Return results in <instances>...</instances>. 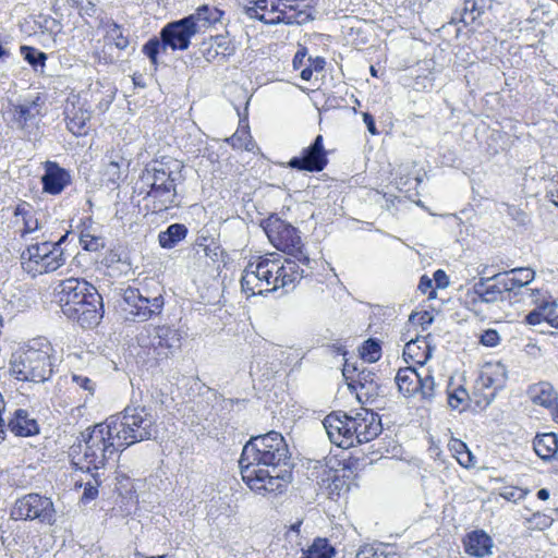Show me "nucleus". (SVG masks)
Returning a JSON list of instances; mask_svg holds the SVG:
<instances>
[{"mask_svg":"<svg viewBox=\"0 0 558 558\" xmlns=\"http://www.w3.org/2000/svg\"><path fill=\"white\" fill-rule=\"evenodd\" d=\"M289 460V447L280 433L252 436L239 460L242 480L256 493L280 494L292 478Z\"/></svg>","mask_w":558,"mask_h":558,"instance_id":"obj_1","label":"nucleus"},{"mask_svg":"<svg viewBox=\"0 0 558 558\" xmlns=\"http://www.w3.org/2000/svg\"><path fill=\"white\" fill-rule=\"evenodd\" d=\"M117 444L114 433L107 421L87 427L80 433L70 448L71 462L81 471H97L104 468L117 451L123 450V447Z\"/></svg>","mask_w":558,"mask_h":558,"instance_id":"obj_2","label":"nucleus"},{"mask_svg":"<svg viewBox=\"0 0 558 558\" xmlns=\"http://www.w3.org/2000/svg\"><path fill=\"white\" fill-rule=\"evenodd\" d=\"M183 165L172 158L155 160L143 170L140 182V194L153 199L154 211H163L178 205V184L182 183Z\"/></svg>","mask_w":558,"mask_h":558,"instance_id":"obj_3","label":"nucleus"},{"mask_svg":"<svg viewBox=\"0 0 558 558\" xmlns=\"http://www.w3.org/2000/svg\"><path fill=\"white\" fill-rule=\"evenodd\" d=\"M116 436L118 446L126 447L150 439L156 433V417L151 408L129 405L118 416L106 420Z\"/></svg>","mask_w":558,"mask_h":558,"instance_id":"obj_4","label":"nucleus"},{"mask_svg":"<svg viewBox=\"0 0 558 558\" xmlns=\"http://www.w3.org/2000/svg\"><path fill=\"white\" fill-rule=\"evenodd\" d=\"M33 343L11 355L9 372L17 380L43 384L53 374L52 348L49 342Z\"/></svg>","mask_w":558,"mask_h":558,"instance_id":"obj_5","label":"nucleus"},{"mask_svg":"<svg viewBox=\"0 0 558 558\" xmlns=\"http://www.w3.org/2000/svg\"><path fill=\"white\" fill-rule=\"evenodd\" d=\"M197 34L192 19L186 16L167 23L160 31L159 37H151L142 48L143 53L149 59L150 64L156 71L159 65L158 56L166 52L168 48L171 50H186L191 45V38Z\"/></svg>","mask_w":558,"mask_h":558,"instance_id":"obj_6","label":"nucleus"},{"mask_svg":"<svg viewBox=\"0 0 558 558\" xmlns=\"http://www.w3.org/2000/svg\"><path fill=\"white\" fill-rule=\"evenodd\" d=\"M270 243L278 250L296 258L302 265L312 268V260L304 252L299 230L291 223L271 215L262 223Z\"/></svg>","mask_w":558,"mask_h":558,"instance_id":"obj_7","label":"nucleus"},{"mask_svg":"<svg viewBox=\"0 0 558 558\" xmlns=\"http://www.w3.org/2000/svg\"><path fill=\"white\" fill-rule=\"evenodd\" d=\"M10 517L13 520H38L48 525L57 522V512L51 498L37 493H29L16 499Z\"/></svg>","mask_w":558,"mask_h":558,"instance_id":"obj_8","label":"nucleus"},{"mask_svg":"<svg viewBox=\"0 0 558 558\" xmlns=\"http://www.w3.org/2000/svg\"><path fill=\"white\" fill-rule=\"evenodd\" d=\"M123 302L128 305L124 308L134 320L146 322L155 315H159L163 307V296L144 295L140 289L129 287L123 291Z\"/></svg>","mask_w":558,"mask_h":558,"instance_id":"obj_9","label":"nucleus"},{"mask_svg":"<svg viewBox=\"0 0 558 558\" xmlns=\"http://www.w3.org/2000/svg\"><path fill=\"white\" fill-rule=\"evenodd\" d=\"M61 311L65 317L76 314L78 303L97 289L84 279L69 278L61 281L57 288Z\"/></svg>","mask_w":558,"mask_h":558,"instance_id":"obj_10","label":"nucleus"},{"mask_svg":"<svg viewBox=\"0 0 558 558\" xmlns=\"http://www.w3.org/2000/svg\"><path fill=\"white\" fill-rule=\"evenodd\" d=\"M504 284V277L499 272L490 277H481L470 292L471 304L475 307L478 303L495 304L505 301L509 303L508 288Z\"/></svg>","mask_w":558,"mask_h":558,"instance_id":"obj_11","label":"nucleus"},{"mask_svg":"<svg viewBox=\"0 0 558 558\" xmlns=\"http://www.w3.org/2000/svg\"><path fill=\"white\" fill-rule=\"evenodd\" d=\"M269 11L274 14V16L267 17L265 13H262L259 8L256 4L245 7V13L251 19L259 20L266 24H304L311 20H313L312 15H310L306 11H299L292 5L289 7V11L280 10L279 4L272 0L270 2Z\"/></svg>","mask_w":558,"mask_h":558,"instance_id":"obj_12","label":"nucleus"},{"mask_svg":"<svg viewBox=\"0 0 558 558\" xmlns=\"http://www.w3.org/2000/svg\"><path fill=\"white\" fill-rule=\"evenodd\" d=\"M500 274L504 277L505 288H508L510 304L523 302L526 298L533 295V290L526 288L535 278L533 269L520 267Z\"/></svg>","mask_w":558,"mask_h":558,"instance_id":"obj_13","label":"nucleus"},{"mask_svg":"<svg viewBox=\"0 0 558 558\" xmlns=\"http://www.w3.org/2000/svg\"><path fill=\"white\" fill-rule=\"evenodd\" d=\"M327 163L328 158L324 147V138L318 134L313 143L302 150L301 156L290 159L288 166L299 171L319 172Z\"/></svg>","mask_w":558,"mask_h":558,"instance_id":"obj_14","label":"nucleus"},{"mask_svg":"<svg viewBox=\"0 0 558 558\" xmlns=\"http://www.w3.org/2000/svg\"><path fill=\"white\" fill-rule=\"evenodd\" d=\"M353 440L365 444L375 439L383 430L380 416L367 409H360L354 416L350 415Z\"/></svg>","mask_w":558,"mask_h":558,"instance_id":"obj_15","label":"nucleus"},{"mask_svg":"<svg viewBox=\"0 0 558 558\" xmlns=\"http://www.w3.org/2000/svg\"><path fill=\"white\" fill-rule=\"evenodd\" d=\"M323 425L331 444L343 449L354 445L350 415L347 413H331L325 417Z\"/></svg>","mask_w":558,"mask_h":558,"instance_id":"obj_16","label":"nucleus"},{"mask_svg":"<svg viewBox=\"0 0 558 558\" xmlns=\"http://www.w3.org/2000/svg\"><path fill=\"white\" fill-rule=\"evenodd\" d=\"M76 307V314L68 316L70 320L77 323L84 329L98 326L104 316V303L102 296L97 290L87 295V299L78 303Z\"/></svg>","mask_w":558,"mask_h":558,"instance_id":"obj_17","label":"nucleus"},{"mask_svg":"<svg viewBox=\"0 0 558 558\" xmlns=\"http://www.w3.org/2000/svg\"><path fill=\"white\" fill-rule=\"evenodd\" d=\"M155 337L150 342L149 352L157 361L167 359L173 350L181 345V337L177 329L159 326L155 329Z\"/></svg>","mask_w":558,"mask_h":558,"instance_id":"obj_18","label":"nucleus"},{"mask_svg":"<svg viewBox=\"0 0 558 558\" xmlns=\"http://www.w3.org/2000/svg\"><path fill=\"white\" fill-rule=\"evenodd\" d=\"M71 183L70 172L54 161L45 163L41 177L43 191L50 195H59Z\"/></svg>","mask_w":558,"mask_h":558,"instance_id":"obj_19","label":"nucleus"},{"mask_svg":"<svg viewBox=\"0 0 558 558\" xmlns=\"http://www.w3.org/2000/svg\"><path fill=\"white\" fill-rule=\"evenodd\" d=\"M350 390L356 392L360 401L365 398L366 402H372L379 395L380 386L376 383V374L367 368H362L356 374L353 383H348Z\"/></svg>","mask_w":558,"mask_h":558,"instance_id":"obj_20","label":"nucleus"},{"mask_svg":"<svg viewBox=\"0 0 558 558\" xmlns=\"http://www.w3.org/2000/svg\"><path fill=\"white\" fill-rule=\"evenodd\" d=\"M5 426L15 436L29 437L39 433V425L35 417L25 409H16L7 420Z\"/></svg>","mask_w":558,"mask_h":558,"instance_id":"obj_21","label":"nucleus"},{"mask_svg":"<svg viewBox=\"0 0 558 558\" xmlns=\"http://www.w3.org/2000/svg\"><path fill=\"white\" fill-rule=\"evenodd\" d=\"M253 271L264 284L265 292H271L280 288L278 276V258L260 257L257 263H253Z\"/></svg>","mask_w":558,"mask_h":558,"instance_id":"obj_22","label":"nucleus"},{"mask_svg":"<svg viewBox=\"0 0 558 558\" xmlns=\"http://www.w3.org/2000/svg\"><path fill=\"white\" fill-rule=\"evenodd\" d=\"M490 8L492 0H463V8L453 13L451 23H463L468 26L475 23Z\"/></svg>","mask_w":558,"mask_h":558,"instance_id":"obj_23","label":"nucleus"},{"mask_svg":"<svg viewBox=\"0 0 558 558\" xmlns=\"http://www.w3.org/2000/svg\"><path fill=\"white\" fill-rule=\"evenodd\" d=\"M340 470H336L327 462L316 461L311 472L312 478H315L320 486H326L331 490L340 489L344 481L339 475Z\"/></svg>","mask_w":558,"mask_h":558,"instance_id":"obj_24","label":"nucleus"},{"mask_svg":"<svg viewBox=\"0 0 558 558\" xmlns=\"http://www.w3.org/2000/svg\"><path fill=\"white\" fill-rule=\"evenodd\" d=\"M465 551L474 557H485L492 554L493 539L483 530H477L469 533L464 541Z\"/></svg>","mask_w":558,"mask_h":558,"instance_id":"obj_25","label":"nucleus"},{"mask_svg":"<svg viewBox=\"0 0 558 558\" xmlns=\"http://www.w3.org/2000/svg\"><path fill=\"white\" fill-rule=\"evenodd\" d=\"M534 404L543 408H553L558 400V392L549 381H538L529 386L526 391Z\"/></svg>","mask_w":558,"mask_h":558,"instance_id":"obj_26","label":"nucleus"},{"mask_svg":"<svg viewBox=\"0 0 558 558\" xmlns=\"http://www.w3.org/2000/svg\"><path fill=\"white\" fill-rule=\"evenodd\" d=\"M44 101L39 94L25 97L21 102L13 105V116L15 121L24 126L28 121L40 114V108Z\"/></svg>","mask_w":558,"mask_h":558,"instance_id":"obj_27","label":"nucleus"},{"mask_svg":"<svg viewBox=\"0 0 558 558\" xmlns=\"http://www.w3.org/2000/svg\"><path fill=\"white\" fill-rule=\"evenodd\" d=\"M66 128L75 136H80L85 133V128L89 121L92 114L83 106H76L75 104L66 105L64 109Z\"/></svg>","mask_w":558,"mask_h":558,"instance_id":"obj_28","label":"nucleus"},{"mask_svg":"<svg viewBox=\"0 0 558 558\" xmlns=\"http://www.w3.org/2000/svg\"><path fill=\"white\" fill-rule=\"evenodd\" d=\"M222 15L223 11L218 8L209 4H203L186 17L192 19V24L195 26L196 33H199L202 28H208L220 22Z\"/></svg>","mask_w":558,"mask_h":558,"instance_id":"obj_29","label":"nucleus"},{"mask_svg":"<svg viewBox=\"0 0 558 558\" xmlns=\"http://www.w3.org/2000/svg\"><path fill=\"white\" fill-rule=\"evenodd\" d=\"M295 259H286L284 263H281L278 258V276L280 288L289 287L290 284H294L296 281L301 280L303 277L307 276L305 270L300 267Z\"/></svg>","mask_w":558,"mask_h":558,"instance_id":"obj_30","label":"nucleus"},{"mask_svg":"<svg viewBox=\"0 0 558 558\" xmlns=\"http://www.w3.org/2000/svg\"><path fill=\"white\" fill-rule=\"evenodd\" d=\"M420 376L421 374L414 367L400 368L396 376V384L398 390L405 398L416 396V389L420 388Z\"/></svg>","mask_w":558,"mask_h":558,"instance_id":"obj_31","label":"nucleus"},{"mask_svg":"<svg viewBox=\"0 0 558 558\" xmlns=\"http://www.w3.org/2000/svg\"><path fill=\"white\" fill-rule=\"evenodd\" d=\"M65 238L66 234L63 235L59 241L51 242V247H49L48 254L45 256L39 268L35 269L36 271L40 274L52 272L65 264V256L61 247V244Z\"/></svg>","mask_w":558,"mask_h":558,"instance_id":"obj_32","label":"nucleus"},{"mask_svg":"<svg viewBox=\"0 0 558 558\" xmlns=\"http://www.w3.org/2000/svg\"><path fill=\"white\" fill-rule=\"evenodd\" d=\"M535 453L542 460H550L558 450V438L555 433L537 434L533 440Z\"/></svg>","mask_w":558,"mask_h":558,"instance_id":"obj_33","label":"nucleus"},{"mask_svg":"<svg viewBox=\"0 0 558 558\" xmlns=\"http://www.w3.org/2000/svg\"><path fill=\"white\" fill-rule=\"evenodd\" d=\"M189 233V230L183 223H172L167 227L165 231L159 232L158 242L162 248H173L181 241H183Z\"/></svg>","mask_w":558,"mask_h":558,"instance_id":"obj_34","label":"nucleus"},{"mask_svg":"<svg viewBox=\"0 0 558 558\" xmlns=\"http://www.w3.org/2000/svg\"><path fill=\"white\" fill-rule=\"evenodd\" d=\"M403 355L424 364L432 356V349L425 339L411 340L405 344Z\"/></svg>","mask_w":558,"mask_h":558,"instance_id":"obj_35","label":"nucleus"},{"mask_svg":"<svg viewBox=\"0 0 558 558\" xmlns=\"http://www.w3.org/2000/svg\"><path fill=\"white\" fill-rule=\"evenodd\" d=\"M335 555L336 550L329 541L317 537L306 550H303L301 558H332Z\"/></svg>","mask_w":558,"mask_h":558,"instance_id":"obj_36","label":"nucleus"},{"mask_svg":"<svg viewBox=\"0 0 558 558\" xmlns=\"http://www.w3.org/2000/svg\"><path fill=\"white\" fill-rule=\"evenodd\" d=\"M264 284L259 282L258 277L253 271V263H248L241 278L242 291L251 295L263 294L265 292Z\"/></svg>","mask_w":558,"mask_h":558,"instance_id":"obj_37","label":"nucleus"},{"mask_svg":"<svg viewBox=\"0 0 558 558\" xmlns=\"http://www.w3.org/2000/svg\"><path fill=\"white\" fill-rule=\"evenodd\" d=\"M49 247H51V242L49 241L29 245L25 251H23L21 259L34 263L36 268H39L45 256L49 252Z\"/></svg>","mask_w":558,"mask_h":558,"instance_id":"obj_38","label":"nucleus"},{"mask_svg":"<svg viewBox=\"0 0 558 558\" xmlns=\"http://www.w3.org/2000/svg\"><path fill=\"white\" fill-rule=\"evenodd\" d=\"M449 446L460 465L464 468L475 465V458L463 441L454 439Z\"/></svg>","mask_w":558,"mask_h":558,"instance_id":"obj_39","label":"nucleus"},{"mask_svg":"<svg viewBox=\"0 0 558 558\" xmlns=\"http://www.w3.org/2000/svg\"><path fill=\"white\" fill-rule=\"evenodd\" d=\"M420 388L416 389V395H420L421 399L426 402H432L436 397L437 384L435 378L429 374L420 376Z\"/></svg>","mask_w":558,"mask_h":558,"instance_id":"obj_40","label":"nucleus"},{"mask_svg":"<svg viewBox=\"0 0 558 558\" xmlns=\"http://www.w3.org/2000/svg\"><path fill=\"white\" fill-rule=\"evenodd\" d=\"M360 354L364 362H368V363L377 362L381 356L380 341L375 338L367 339L366 341H364V343L360 350Z\"/></svg>","mask_w":558,"mask_h":558,"instance_id":"obj_41","label":"nucleus"},{"mask_svg":"<svg viewBox=\"0 0 558 558\" xmlns=\"http://www.w3.org/2000/svg\"><path fill=\"white\" fill-rule=\"evenodd\" d=\"M21 53L35 71H38V68H40V71L43 72L47 60V54L45 52L34 47L22 46Z\"/></svg>","mask_w":558,"mask_h":558,"instance_id":"obj_42","label":"nucleus"},{"mask_svg":"<svg viewBox=\"0 0 558 558\" xmlns=\"http://www.w3.org/2000/svg\"><path fill=\"white\" fill-rule=\"evenodd\" d=\"M109 161L105 167L104 175L111 183H117L121 180V167L124 165V159L118 155L108 156Z\"/></svg>","mask_w":558,"mask_h":558,"instance_id":"obj_43","label":"nucleus"},{"mask_svg":"<svg viewBox=\"0 0 558 558\" xmlns=\"http://www.w3.org/2000/svg\"><path fill=\"white\" fill-rule=\"evenodd\" d=\"M447 401L453 410H464L469 401V392L462 386L447 391Z\"/></svg>","mask_w":558,"mask_h":558,"instance_id":"obj_44","label":"nucleus"},{"mask_svg":"<svg viewBox=\"0 0 558 558\" xmlns=\"http://www.w3.org/2000/svg\"><path fill=\"white\" fill-rule=\"evenodd\" d=\"M107 37L113 41L114 46L123 50L129 46V39L122 33V28L116 22L108 24Z\"/></svg>","mask_w":558,"mask_h":558,"instance_id":"obj_45","label":"nucleus"},{"mask_svg":"<svg viewBox=\"0 0 558 558\" xmlns=\"http://www.w3.org/2000/svg\"><path fill=\"white\" fill-rule=\"evenodd\" d=\"M80 243L85 251L97 252L105 246V240L83 231L80 236Z\"/></svg>","mask_w":558,"mask_h":558,"instance_id":"obj_46","label":"nucleus"},{"mask_svg":"<svg viewBox=\"0 0 558 558\" xmlns=\"http://www.w3.org/2000/svg\"><path fill=\"white\" fill-rule=\"evenodd\" d=\"M213 43L222 59H227L235 53V46L225 36H216Z\"/></svg>","mask_w":558,"mask_h":558,"instance_id":"obj_47","label":"nucleus"},{"mask_svg":"<svg viewBox=\"0 0 558 558\" xmlns=\"http://www.w3.org/2000/svg\"><path fill=\"white\" fill-rule=\"evenodd\" d=\"M72 381L81 389H83L86 392L85 400H87L89 397H93L95 393L96 384L88 378L87 376L73 374L72 375Z\"/></svg>","mask_w":558,"mask_h":558,"instance_id":"obj_48","label":"nucleus"},{"mask_svg":"<svg viewBox=\"0 0 558 558\" xmlns=\"http://www.w3.org/2000/svg\"><path fill=\"white\" fill-rule=\"evenodd\" d=\"M527 494L529 489H522L513 486L504 487L499 493L500 497L512 502L523 499Z\"/></svg>","mask_w":558,"mask_h":558,"instance_id":"obj_49","label":"nucleus"},{"mask_svg":"<svg viewBox=\"0 0 558 558\" xmlns=\"http://www.w3.org/2000/svg\"><path fill=\"white\" fill-rule=\"evenodd\" d=\"M96 475H97V473H92V476L94 477V482H87L85 484L84 492L82 495V500L84 502L94 500L98 496L99 482L97 481Z\"/></svg>","mask_w":558,"mask_h":558,"instance_id":"obj_50","label":"nucleus"},{"mask_svg":"<svg viewBox=\"0 0 558 558\" xmlns=\"http://www.w3.org/2000/svg\"><path fill=\"white\" fill-rule=\"evenodd\" d=\"M500 341V336L495 329L485 330L482 336L480 342L485 347H496Z\"/></svg>","mask_w":558,"mask_h":558,"instance_id":"obj_51","label":"nucleus"},{"mask_svg":"<svg viewBox=\"0 0 558 558\" xmlns=\"http://www.w3.org/2000/svg\"><path fill=\"white\" fill-rule=\"evenodd\" d=\"M418 290L422 293H427L429 291L428 299L436 298V291L433 289V279L426 275L422 276L420 279Z\"/></svg>","mask_w":558,"mask_h":558,"instance_id":"obj_52","label":"nucleus"},{"mask_svg":"<svg viewBox=\"0 0 558 558\" xmlns=\"http://www.w3.org/2000/svg\"><path fill=\"white\" fill-rule=\"evenodd\" d=\"M359 371H361L355 364L350 363L348 360H345L343 368H342V375L345 378L347 383H353L356 378L355 373L357 374Z\"/></svg>","mask_w":558,"mask_h":558,"instance_id":"obj_53","label":"nucleus"},{"mask_svg":"<svg viewBox=\"0 0 558 558\" xmlns=\"http://www.w3.org/2000/svg\"><path fill=\"white\" fill-rule=\"evenodd\" d=\"M203 252L206 257H209L211 260H216L222 251L220 245L211 239L209 241V245H206V248H204Z\"/></svg>","mask_w":558,"mask_h":558,"instance_id":"obj_54","label":"nucleus"},{"mask_svg":"<svg viewBox=\"0 0 558 558\" xmlns=\"http://www.w3.org/2000/svg\"><path fill=\"white\" fill-rule=\"evenodd\" d=\"M356 558H396V557H395V555L389 556V555L384 554L383 551H378L373 548L365 547L357 553Z\"/></svg>","mask_w":558,"mask_h":558,"instance_id":"obj_55","label":"nucleus"},{"mask_svg":"<svg viewBox=\"0 0 558 558\" xmlns=\"http://www.w3.org/2000/svg\"><path fill=\"white\" fill-rule=\"evenodd\" d=\"M433 281H435L438 289H444L449 284V278L442 269H437L434 272Z\"/></svg>","mask_w":558,"mask_h":558,"instance_id":"obj_56","label":"nucleus"},{"mask_svg":"<svg viewBox=\"0 0 558 558\" xmlns=\"http://www.w3.org/2000/svg\"><path fill=\"white\" fill-rule=\"evenodd\" d=\"M24 221V229L23 234L34 232L35 230L39 229V223L36 218L33 217V215H28L23 219Z\"/></svg>","mask_w":558,"mask_h":558,"instance_id":"obj_57","label":"nucleus"},{"mask_svg":"<svg viewBox=\"0 0 558 558\" xmlns=\"http://www.w3.org/2000/svg\"><path fill=\"white\" fill-rule=\"evenodd\" d=\"M272 0H251V4H256L257 8H259L262 13H265L267 17L274 16V14L269 11L270 9V2ZM278 2V0H275Z\"/></svg>","mask_w":558,"mask_h":558,"instance_id":"obj_58","label":"nucleus"},{"mask_svg":"<svg viewBox=\"0 0 558 558\" xmlns=\"http://www.w3.org/2000/svg\"><path fill=\"white\" fill-rule=\"evenodd\" d=\"M543 319L544 315L539 310H534L525 316V322L529 325H538L543 322Z\"/></svg>","mask_w":558,"mask_h":558,"instance_id":"obj_59","label":"nucleus"},{"mask_svg":"<svg viewBox=\"0 0 558 558\" xmlns=\"http://www.w3.org/2000/svg\"><path fill=\"white\" fill-rule=\"evenodd\" d=\"M363 121L367 128V131L373 134V135H376L378 134V131L376 129V124H375V119L374 117L369 113V112H364L363 113Z\"/></svg>","mask_w":558,"mask_h":558,"instance_id":"obj_60","label":"nucleus"},{"mask_svg":"<svg viewBox=\"0 0 558 558\" xmlns=\"http://www.w3.org/2000/svg\"><path fill=\"white\" fill-rule=\"evenodd\" d=\"M481 380H482V384L484 387H486V388L494 387V391L490 392L489 398L487 399V403H489L496 395L495 391H496L497 387L494 386V379L488 375H482Z\"/></svg>","mask_w":558,"mask_h":558,"instance_id":"obj_61","label":"nucleus"},{"mask_svg":"<svg viewBox=\"0 0 558 558\" xmlns=\"http://www.w3.org/2000/svg\"><path fill=\"white\" fill-rule=\"evenodd\" d=\"M307 61L310 62L308 66H312L313 72L323 71L326 64L325 59L320 57H317L315 59L308 58Z\"/></svg>","mask_w":558,"mask_h":558,"instance_id":"obj_62","label":"nucleus"},{"mask_svg":"<svg viewBox=\"0 0 558 558\" xmlns=\"http://www.w3.org/2000/svg\"><path fill=\"white\" fill-rule=\"evenodd\" d=\"M204 57L209 62L215 60L217 57H220L218 50L215 49V44L213 41L210 43L209 47L204 50Z\"/></svg>","mask_w":558,"mask_h":558,"instance_id":"obj_63","label":"nucleus"},{"mask_svg":"<svg viewBox=\"0 0 558 558\" xmlns=\"http://www.w3.org/2000/svg\"><path fill=\"white\" fill-rule=\"evenodd\" d=\"M534 519L537 520L536 524L539 525L541 529L548 527L553 522L551 518L541 513H535Z\"/></svg>","mask_w":558,"mask_h":558,"instance_id":"obj_64","label":"nucleus"}]
</instances>
